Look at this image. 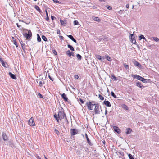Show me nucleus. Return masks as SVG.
Wrapping results in <instances>:
<instances>
[{"label": "nucleus", "instance_id": "f257e3e1", "mask_svg": "<svg viewBox=\"0 0 159 159\" xmlns=\"http://www.w3.org/2000/svg\"><path fill=\"white\" fill-rule=\"evenodd\" d=\"M57 116L58 117L59 119L60 120L65 118V119L67 120L66 117V114L65 113L64 111L62 110L60 111L58 113Z\"/></svg>", "mask_w": 159, "mask_h": 159}, {"label": "nucleus", "instance_id": "f03ea898", "mask_svg": "<svg viewBox=\"0 0 159 159\" xmlns=\"http://www.w3.org/2000/svg\"><path fill=\"white\" fill-rule=\"evenodd\" d=\"M25 30L28 31V33H25L23 34L24 37L27 39H30L32 36V33L30 30L25 29Z\"/></svg>", "mask_w": 159, "mask_h": 159}, {"label": "nucleus", "instance_id": "7ed1b4c3", "mask_svg": "<svg viewBox=\"0 0 159 159\" xmlns=\"http://www.w3.org/2000/svg\"><path fill=\"white\" fill-rule=\"evenodd\" d=\"M96 104L92 103L91 102H87L86 105L87 106L88 109L90 110H92L93 109V106H95Z\"/></svg>", "mask_w": 159, "mask_h": 159}, {"label": "nucleus", "instance_id": "20e7f679", "mask_svg": "<svg viewBox=\"0 0 159 159\" xmlns=\"http://www.w3.org/2000/svg\"><path fill=\"white\" fill-rule=\"evenodd\" d=\"M94 111L96 114H99L100 113L99 109V105L98 103H96L95 105Z\"/></svg>", "mask_w": 159, "mask_h": 159}, {"label": "nucleus", "instance_id": "39448f33", "mask_svg": "<svg viewBox=\"0 0 159 159\" xmlns=\"http://www.w3.org/2000/svg\"><path fill=\"white\" fill-rule=\"evenodd\" d=\"M70 132L71 136H74L78 134V130L76 129H71Z\"/></svg>", "mask_w": 159, "mask_h": 159}, {"label": "nucleus", "instance_id": "423d86ee", "mask_svg": "<svg viewBox=\"0 0 159 159\" xmlns=\"http://www.w3.org/2000/svg\"><path fill=\"white\" fill-rule=\"evenodd\" d=\"M29 124L31 126H34L35 125L34 118L32 117L28 121Z\"/></svg>", "mask_w": 159, "mask_h": 159}, {"label": "nucleus", "instance_id": "0eeeda50", "mask_svg": "<svg viewBox=\"0 0 159 159\" xmlns=\"http://www.w3.org/2000/svg\"><path fill=\"white\" fill-rule=\"evenodd\" d=\"M129 37L132 41V43L134 44H135L136 42L134 37V34H130Z\"/></svg>", "mask_w": 159, "mask_h": 159}, {"label": "nucleus", "instance_id": "6e6552de", "mask_svg": "<svg viewBox=\"0 0 159 159\" xmlns=\"http://www.w3.org/2000/svg\"><path fill=\"white\" fill-rule=\"evenodd\" d=\"M135 84L136 86L142 89L144 88V86L142 85V84L139 81L137 82Z\"/></svg>", "mask_w": 159, "mask_h": 159}, {"label": "nucleus", "instance_id": "1a4fd4ad", "mask_svg": "<svg viewBox=\"0 0 159 159\" xmlns=\"http://www.w3.org/2000/svg\"><path fill=\"white\" fill-rule=\"evenodd\" d=\"M85 136L87 139V142L88 144L91 146H93V144L91 142L89 139V138L88 135L86 133L85 134Z\"/></svg>", "mask_w": 159, "mask_h": 159}, {"label": "nucleus", "instance_id": "9d476101", "mask_svg": "<svg viewBox=\"0 0 159 159\" xmlns=\"http://www.w3.org/2000/svg\"><path fill=\"white\" fill-rule=\"evenodd\" d=\"M113 127L115 132H117L119 134L120 133V130L118 127L114 126Z\"/></svg>", "mask_w": 159, "mask_h": 159}, {"label": "nucleus", "instance_id": "9b49d317", "mask_svg": "<svg viewBox=\"0 0 159 159\" xmlns=\"http://www.w3.org/2000/svg\"><path fill=\"white\" fill-rule=\"evenodd\" d=\"M60 95H61L62 98L64 100L66 101H67L68 99V98L67 97L65 93L63 94L60 93Z\"/></svg>", "mask_w": 159, "mask_h": 159}, {"label": "nucleus", "instance_id": "f8f14e48", "mask_svg": "<svg viewBox=\"0 0 159 159\" xmlns=\"http://www.w3.org/2000/svg\"><path fill=\"white\" fill-rule=\"evenodd\" d=\"M2 137L4 141H7L8 140V138L6 135V134L3 132L2 134Z\"/></svg>", "mask_w": 159, "mask_h": 159}, {"label": "nucleus", "instance_id": "ddd939ff", "mask_svg": "<svg viewBox=\"0 0 159 159\" xmlns=\"http://www.w3.org/2000/svg\"><path fill=\"white\" fill-rule=\"evenodd\" d=\"M150 79H145L143 77H141L139 80L142 81L144 83H147L149 82Z\"/></svg>", "mask_w": 159, "mask_h": 159}, {"label": "nucleus", "instance_id": "4468645a", "mask_svg": "<svg viewBox=\"0 0 159 159\" xmlns=\"http://www.w3.org/2000/svg\"><path fill=\"white\" fill-rule=\"evenodd\" d=\"M9 75L10 76L12 79L16 80V79L17 78L16 76V75L15 74H12L11 72H9Z\"/></svg>", "mask_w": 159, "mask_h": 159}, {"label": "nucleus", "instance_id": "2eb2a0df", "mask_svg": "<svg viewBox=\"0 0 159 159\" xmlns=\"http://www.w3.org/2000/svg\"><path fill=\"white\" fill-rule=\"evenodd\" d=\"M131 76L134 78L136 79L139 80H140V78L141 77L137 75H132Z\"/></svg>", "mask_w": 159, "mask_h": 159}, {"label": "nucleus", "instance_id": "dca6fc26", "mask_svg": "<svg viewBox=\"0 0 159 159\" xmlns=\"http://www.w3.org/2000/svg\"><path fill=\"white\" fill-rule=\"evenodd\" d=\"M103 103L105 105L108 107H111V106L110 102L108 101H104L103 102Z\"/></svg>", "mask_w": 159, "mask_h": 159}, {"label": "nucleus", "instance_id": "f3484780", "mask_svg": "<svg viewBox=\"0 0 159 159\" xmlns=\"http://www.w3.org/2000/svg\"><path fill=\"white\" fill-rule=\"evenodd\" d=\"M96 57L97 58L101 61H102L105 59L104 57H102L101 56L98 55H96Z\"/></svg>", "mask_w": 159, "mask_h": 159}, {"label": "nucleus", "instance_id": "a211bd4d", "mask_svg": "<svg viewBox=\"0 0 159 159\" xmlns=\"http://www.w3.org/2000/svg\"><path fill=\"white\" fill-rule=\"evenodd\" d=\"M67 36L70 39L74 42H75V43H77V44H78V43H77V41H76V39H75L73 37L72 35H67Z\"/></svg>", "mask_w": 159, "mask_h": 159}, {"label": "nucleus", "instance_id": "6ab92c4d", "mask_svg": "<svg viewBox=\"0 0 159 159\" xmlns=\"http://www.w3.org/2000/svg\"><path fill=\"white\" fill-rule=\"evenodd\" d=\"M132 132V130L130 128H128L126 129V133L127 134H129Z\"/></svg>", "mask_w": 159, "mask_h": 159}, {"label": "nucleus", "instance_id": "aec40b11", "mask_svg": "<svg viewBox=\"0 0 159 159\" xmlns=\"http://www.w3.org/2000/svg\"><path fill=\"white\" fill-rule=\"evenodd\" d=\"M134 64L135 66H138V67L140 68H141L142 66L140 63L137 62V61H135L134 62Z\"/></svg>", "mask_w": 159, "mask_h": 159}, {"label": "nucleus", "instance_id": "412c9836", "mask_svg": "<svg viewBox=\"0 0 159 159\" xmlns=\"http://www.w3.org/2000/svg\"><path fill=\"white\" fill-rule=\"evenodd\" d=\"M20 43L21 44V47H22V48L23 50L24 51H25V47L24 46L25 45V44H24L22 41H20Z\"/></svg>", "mask_w": 159, "mask_h": 159}, {"label": "nucleus", "instance_id": "4be33fe9", "mask_svg": "<svg viewBox=\"0 0 159 159\" xmlns=\"http://www.w3.org/2000/svg\"><path fill=\"white\" fill-rule=\"evenodd\" d=\"M93 19L94 21H96L100 22L101 21V19L98 17H93Z\"/></svg>", "mask_w": 159, "mask_h": 159}, {"label": "nucleus", "instance_id": "5701e85b", "mask_svg": "<svg viewBox=\"0 0 159 159\" xmlns=\"http://www.w3.org/2000/svg\"><path fill=\"white\" fill-rule=\"evenodd\" d=\"M60 22L61 25L63 26H65L66 25L67 22L66 21H63L62 20H60Z\"/></svg>", "mask_w": 159, "mask_h": 159}, {"label": "nucleus", "instance_id": "b1692460", "mask_svg": "<svg viewBox=\"0 0 159 159\" xmlns=\"http://www.w3.org/2000/svg\"><path fill=\"white\" fill-rule=\"evenodd\" d=\"M142 38H143V39L146 41H147L146 39L144 37L143 35L141 34L139 36V40H141Z\"/></svg>", "mask_w": 159, "mask_h": 159}, {"label": "nucleus", "instance_id": "393cba45", "mask_svg": "<svg viewBox=\"0 0 159 159\" xmlns=\"http://www.w3.org/2000/svg\"><path fill=\"white\" fill-rule=\"evenodd\" d=\"M34 7L39 12L41 13V11L39 7L37 5H35Z\"/></svg>", "mask_w": 159, "mask_h": 159}, {"label": "nucleus", "instance_id": "a878e982", "mask_svg": "<svg viewBox=\"0 0 159 159\" xmlns=\"http://www.w3.org/2000/svg\"><path fill=\"white\" fill-rule=\"evenodd\" d=\"M67 47L71 51H74V49L73 47L71 45L68 44L67 45Z\"/></svg>", "mask_w": 159, "mask_h": 159}, {"label": "nucleus", "instance_id": "bb28decb", "mask_svg": "<svg viewBox=\"0 0 159 159\" xmlns=\"http://www.w3.org/2000/svg\"><path fill=\"white\" fill-rule=\"evenodd\" d=\"M76 57L78 60H81L82 58V56L79 54H78L76 55Z\"/></svg>", "mask_w": 159, "mask_h": 159}, {"label": "nucleus", "instance_id": "cd10ccee", "mask_svg": "<svg viewBox=\"0 0 159 159\" xmlns=\"http://www.w3.org/2000/svg\"><path fill=\"white\" fill-rule=\"evenodd\" d=\"M71 52L70 50H68L66 52V54L67 56H68L69 57H70L71 56Z\"/></svg>", "mask_w": 159, "mask_h": 159}, {"label": "nucleus", "instance_id": "c85d7f7f", "mask_svg": "<svg viewBox=\"0 0 159 159\" xmlns=\"http://www.w3.org/2000/svg\"><path fill=\"white\" fill-rule=\"evenodd\" d=\"M37 40L38 42H40L41 40V39L39 35L38 34H37Z\"/></svg>", "mask_w": 159, "mask_h": 159}, {"label": "nucleus", "instance_id": "c756f323", "mask_svg": "<svg viewBox=\"0 0 159 159\" xmlns=\"http://www.w3.org/2000/svg\"><path fill=\"white\" fill-rule=\"evenodd\" d=\"M112 79L113 80H117V78L113 74H112L111 75Z\"/></svg>", "mask_w": 159, "mask_h": 159}, {"label": "nucleus", "instance_id": "7c9ffc66", "mask_svg": "<svg viewBox=\"0 0 159 159\" xmlns=\"http://www.w3.org/2000/svg\"><path fill=\"white\" fill-rule=\"evenodd\" d=\"M2 65L5 67H7V66H8V65L7 63L6 62H4L3 63H2Z\"/></svg>", "mask_w": 159, "mask_h": 159}, {"label": "nucleus", "instance_id": "2f4dec72", "mask_svg": "<svg viewBox=\"0 0 159 159\" xmlns=\"http://www.w3.org/2000/svg\"><path fill=\"white\" fill-rule=\"evenodd\" d=\"M74 25H79L80 24L77 20H75L74 21Z\"/></svg>", "mask_w": 159, "mask_h": 159}, {"label": "nucleus", "instance_id": "473e14b6", "mask_svg": "<svg viewBox=\"0 0 159 159\" xmlns=\"http://www.w3.org/2000/svg\"><path fill=\"white\" fill-rule=\"evenodd\" d=\"M123 65L125 69H129V66L128 65L126 64L125 63H123Z\"/></svg>", "mask_w": 159, "mask_h": 159}, {"label": "nucleus", "instance_id": "72a5a7b5", "mask_svg": "<svg viewBox=\"0 0 159 159\" xmlns=\"http://www.w3.org/2000/svg\"><path fill=\"white\" fill-rule=\"evenodd\" d=\"M106 59H107V60L109 61H111L112 60V59H111V57H110L109 56H106Z\"/></svg>", "mask_w": 159, "mask_h": 159}, {"label": "nucleus", "instance_id": "f704fd0d", "mask_svg": "<svg viewBox=\"0 0 159 159\" xmlns=\"http://www.w3.org/2000/svg\"><path fill=\"white\" fill-rule=\"evenodd\" d=\"M122 107L124 109L128 110V108L127 106L125 105L124 104L122 105Z\"/></svg>", "mask_w": 159, "mask_h": 159}, {"label": "nucleus", "instance_id": "c9c22d12", "mask_svg": "<svg viewBox=\"0 0 159 159\" xmlns=\"http://www.w3.org/2000/svg\"><path fill=\"white\" fill-rule=\"evenodd\" d=\"M42 39L43 40H44V41H47V38L45 37V36L44 35H43L42 37Z\"/></svg>", "mask_w": 159, "mask_h": 159}, {"label": "nucleus", "instance_id": "e433bc0d", "mask_svg": "<svg viewBox=\"0 0 159 159\" xmlns=\"http://www.w3.org/2000/svg\"><path fill=\"white\" fill-rule=\"evenodd\" d=\"M111 95L114 98H117L116 96L115 95V93H114L113 91L111 92Z\"/></svg>", "mask_w": 159, "mask_h": 159}, {"label": "nucleus", "instance_id": "4c0bfd02", "mask_svg": "<svg viewBox=\"0 0 159 159\" xmlns=\"http://www.w3.org/2000/svg\"><path fill=\"white\" fill-rule=\"evenodd\" d=\"M99 97L100 98V99L102 100H104V97L102 96L101 94H99L98 95Z\"/></svg>", "mask_w": 159, "mask_h": 159}, {"label": "nucleus", "instance_id": "58836bf2", "mask_svg": "<svg viewBox=\"0 0 159 159\" xmlns=\"http://www.w3.org/2000/svg\"><path fill=\"white\" fill-rule=\"evenodd\" d=\"M117 152L120 154L121 156H124V153L123 152H122L121 151H117Z\"/></svg>", "mask_w": 159, "mask_h": 159}, {"label": "nucleus", "instance_id": "ea45409f", "mask_svg": "<svg viewBox=\"0 0 159 159\" xmlns=\"http://www.w3.org/2000/svg\"><path fill=\"white\" fill-rule=\"evenodd\" d=\"M128 157L129 159H134V158L133 157L132 155L130 154H128Z\"/></svg>", "mask_w": 159, "mask_h": 159}, {"label": "nucleus", "instance_id": "a19ab883", "mask_svg": "<svg viewBox=\"0 0 159 159\" xmlns=\"http://www.w3.org/2000/svg\"><path fill=\"white\" fill-rule=\"evenodd\" d=\"M153 39L156 42H158L159 41V39L157 37H153Z\"/></svg>", "mask_w": 159, "mask_h": 159}, {"label": "nucleus", "instance_id": "79ce46f5", "mask_svg": "<svg viewBox=\"0 0 159 159\" xmlns=\"http://www.w3.org/2000/svg\"><path fill=\"white\" fill-rule=\"evenodd\" d=\"M13 43H14V44H15L16 45V46L17 47H18L17 43L16 41V40H14Z\"/></svg>", "mask_w": 159, "mask_h": 159}, {"label": "nucleus", "instance_id": "37998d69", "mask_svg": "<svg viewBox=\"0 0 159 159\" xmlns=\"http://www.w3.org/2000/svg\"><path fill=\"white\" fill-rule=\"evenodd\" d=\"M39 86H40V87H42L43 86V82L40 81L39 82Z\"/></svg>", "mask_w": 159, "mask_h": 159}, {"label": "nucleus", "instance_id": "c03bdc74", "mask_svg": "<svg viewBox=\"0 0 159 159\" xmlns=\"http://www.w3.org/2000/svg\"><path fill=\"white\" fill-rule=\"evenodd\" d=\"M104 41H108V38L106 37H104V38L102 39Z\"/></svg>", "mask_w": 159, "mask_h": 159}, {"label": "nucleus", "instance_id": "a18cd8bd", "mask_svg": "<svg viewBox=\"0 0 159 159\" xmlns=\"http://www.w3.org/2000/svg\"><path fill=\"white\" fill-rule=\"evenodd\" d=\"M54 131H55V132L56 133V134H57L58 135H59L60 133L58 130H57L56 129H55L54 130Z\"/></svg>", "mask_w": 159, "mask_h": 159}, {"label": "nucleus", "instance_id": "49530a36", "mask_svg": "<svg viewBox=\"0 0 159 159\" xmlns=\"http://www.w3.org/2000/svg\"><path fill=\"white\" fill-rule=\"evenodd\" d=\"M52 0L54 2L56 3H59V4H61V2H59V1L57 0Z\"/></svg>", "mask_w": 159, "mask_h": 159}, {"label": "nucleus", "instance_id": "de8ad7c7", "mask_svg": "<svg viewBox=\"0 0 159 159\" xmlns=\"http://www.w3.org/2000/svg\"><path fill=\"white\" fill-rule=\"evenodd\" d=\"M38 96H39V98H43V95L39 93L38 94Z\"/></svg>", "mask_w": 159, "mask_h": 159}, {"label": "nucleus", "instance_id": "09e8293b", "mask_svg": "<svg viewBox=\"0 0 159 159\" xmlns=\"http://www.w3.org/2000/svg\"><path fill=\"white\" fill-rule=\"evenodd\" d=\"M52 52L55 55H57V52L55 50H52Z\"/></svg>", "mask_w": 159, "mask_h": 159}, {"label": "nucleus", "instance_id": "8fccbe9b", "mask_svg": "<svg viewBox=\"0 0 159 159\" xmlns=\"http://www.w3.org/2000/svg\"><path fill=\"white\" fill-rule=\"evenodd\" d=\"M107 9L109 10H111L112 9V7L111 6H110L108 5L107 6Z\"/></svg>", "mask_w": 159, "mask_h": 159}, {"label": "nucleus", "instance_id": "3c124183", "mask_svg": "<svg viewBox=\"0 0 159 159\" xmlns=\"http://www.w3.org/2000/svg\"><path fill=\"white\" fill-rule=\"evenodd\" d=\"M79 77V76L77 75H75L74 76V78L75 79H78Z\"/></svg>", "mask_w": 159, "mask_h": 159}, {"label": "nucleus", "instance_id": "603ef678", "mask_svg": "<svg viewBox=\"0 0 159 159\" xmlns=\"http://www.w3.org/2000/svg\"><path fill=\"white\" fill-rule=\"evenodd\" d=\"M48 76L49 79H50L52 81H54V79L52 78L50 75H49Z\"/></svg>", "mask_w": 159, "mask_h": 159}, {"label": "nucleus", "instance_id": "864d4df0", "mask_svg": "<svg viewBox=\"0 0 159 159\" xmlns=\"http://www.w3.org/2000/svg\"><path fill=\"white\" fill-rule=\"evenodd\" d=\"M46 20L47 21H48L49 20V16H48V15H47V16H46Z\"/></svg>", "mask_w": 159, "mask_h": 159}, {"label": "nucleus", "instance_id": "5fc2aeb1", "mask_svg": "<svg viewBox=\"0 0 159 159\" xmlns=\"http://www.w3.org/2000/svg\"><path fill=\"white\" fill-rule=\"evenodd\" d=\"M80 102H81L82 103H84V101L83 100H82V99L80 98Z\"/></svg>", "mask_w": 159, "mask_h": 159}, {"label": "nucleus", "instance_id": "6e6d98bb", "mask_svg": "<svg viewBox=\"0 0 159 159\" xmlns=\"http://www.w3.org/2000/svg\"><path fill=\"white\" fill-rule=\"evenodd\" d=\"M57 34H59L60 33V30L59 29L57 30Z\"/></svg>", "mask_w": 159, "mask_h": 159}, {"label": "nucleus", "instance_id": "4d7b16f0", "mask_svg": "<svg viewBox=\"0 0 159 159\" xmlns=\"http://www.w3.org/2000/svg\"><path fill=\"white\" fill-rule=\"evenodd\" d=\"M51 18L52 20H54V18L56 19V18L54 16L52 15L51 16Z\"/></svg>", "mask_w": 159, "mask_h": 159}, {"label": "nucleus", "instance_id": "13d9d810", "mask_svg": "<svg viewBox=\"0 0 159 159\" xmlns=\"http://www.w3.org/2000/svg\"><path fill=\"white\" fill-rule=\"evenodd\" d=\"M58 116L56 114L54 115V117L55 118V119H56L58 117L57 116Z\"/></svg>", "mask_w": 159, "mask_h": 159}, {"label": "nucleus", "instance_id": "bf43d9fd", "mask_svg": "<svg viewBox=\"0 0 159 159\" xmlns=\"http://www.w3.org/2000/svg\"><path fill=\"white\" fill-rule=\"evenodd\" d=\"M67 102L68 103L70 104V105L71 104V101L70 100H68V99Z\"/></svg>", "mask_w": 159, "mask_h": 159}, {"label": "nucleus", "instance_id": "052dcab7", "mask_svg": "<svg viewBox=\"0 0 159 159\" xmlns=\"http://www.w3.org/2000/svg\"><path fill=\"white\" fill-rule=\"evenodd\" d=\"M0 61L2 63H3L4 62L3 61V60H2V59L1 58H0Z\"/></svg>", "mask_w": 159, "mask_h": 159}, {"label": "nucleus", "instance_id": "680f3d73", "mask_svg": "<svg viewBox=\"0 0 159 159\" xmlns=\"http://www.w3.org/2000/svg\"><path fill=\"white\" fill-rule=\"evenodd\" d=\"M126 7L127 8H129V4H127L126 5Z\"/></svg>", "mask_w": 159, "mask_h": 159}, {"label": "nucleus", "instance_id": "e2e57ef3", "mask_svg": "<svg viewBox=\"0 0 159 159\" xmlns=\"http://www.w3.org/2000/svg\"><path fill=\"white\" fill-rule=\"evenodd\" d=\"M59 38H60V39L61 40L63 39V38H64L62 36H60Z\"/></svg>", "mask_w": 159, "mask_h": 159}, {"label": "nucleus", "instance_id": "0e129e2a", "mask_svg": "<svg viewBox=\"0 0 159 159\" xmlns=\"http://www.w3.org/2000/svg\"><path fill=\"white\" fill-rule=\"evenodd\" d=\"M16 25L19 28H20V27H21V25H19L18 23H16Z\"/></svg>", "mask_w": 159, "mask_h": 159}, {"label": "nucleus", "instance_id": "69168bd1", "mask_svg": "<svg viewBox=\"0 0 159 159\" xmlns=\"http://www.w3.org/2000/svg\"><path fill=\"white\" fill-rule=\"evenodd\" d=\"M71 56H72L73 57L75 56V54H74V53L71 52Z\"/></svg>", "mask_w": 159, "mask_h": 159}, {"label": "nucleus", "instance_id": "338daca9", "mask_svg": "<svg viewBox=\"0 0 159 159\" xmlns=\"http://www.w3.org/2000/svg\"><path fill=\"white\" fill-rule=\"evenodd\" d=\"M55 119L56 120V121L58 122H59V118L58 117L56 119Z\"/></svg>", "mask_w": 159, "mask_h": 159}, {"label": "nucleus", "instance_id": "774afa93", "mask_svg": "<svg viewBox=\"0 0 159 159\" xmlns=\"http://www.w3.org/2000/svg\"><path fill=\"white\" fill-rule=\"evenodd\" d=\"M37 159H41L39 156H37Z\"/></svg>", "mask_w": 159, "mask_h": 159}]
</instances>
